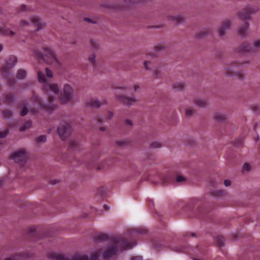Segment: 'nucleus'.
<instances>
[{"label":"nucleus","instance_id":"1a4fd4ad","mask_svg":"<svg viewBox=\"0 0 260 260\" xmlns=\"http://www.w3.org/2000/svg\"><path fill=\"white\" fill-rule=\"evenodd\" d=\"M17 62V58L15 56H11L7 61L6 66H3L1 69L3 76L7 77L9 75L10 69L13 68Z\"/></svg>","mask_w":260,"mask_h":260},{"label":"nucleus","instance_id":"a19ab883","mask_svg":"<svg viewBox=\"0 0 260 260\" xmlns=\"http://www.w3.org/2000/svg\"><path fill=\"white\" fill-rule=\"evenodd\" d=\"M153 76L155 78H160L161 77V74L160 71L157 69L155 70Z\"/></svg>","mask_w":260,"mask_h":260},{"label":"nucleus","instance_id":"b1692460","mask_svg":"<svg viewBox=\"0 0 260 260\" xmlns=\"http://www.w3.org/2000/svg\"><path fill=\"white\" fill-rule=\"evenodd\" d=\"M170 19L172 20L176 23H180L183 21L184 18L182 15H177L170 16Z\"/></svg>","mask_w":260,"mask_h":260},{"label":"nucleus","instance_id":"a211bd4d","mask_svg":"<svg viewBox=\"0 0 260 260\" xmlns=\"http://www.w3.org/2000/svg\"><path fill=\"white\" fill-rule=\"evenodd\" d=\"M50 258H55L56 260H70L64 257V255L60 253H50L48 254Z\"/></svg>","mask_w":260,"mask_h":260},{"label":"nucleus","instance_id":"8fccbe9b","mask_svg":"<svg viewBox=\"0 0 260 260\" xmlns=\"http://www.w3.org/2000/svg\"><path fill=\"white\" fill-rule=\"evenodd\" d=\"M117 144L119 146H122L126 145L127 143L124 141H118L117 142Z\"/></svg>","mask_w":260,"mask_h":260},{"label":"nucleus","instance_id":"f704fd0d","mask_svg":"<svg viewBox=\"0 0 260 260\" xmlns=\"http://www.w3.org/2000/svg\"><path fill=\"white\" fill-rule=\"evenodd\" d=\"M194 112V111L192 108H188L186 109V115L187 116H191Z\"/></svg>","mask_w":260,"mask_h":260},{"label":"nucleus","instance_id":"79ce46f5","mask_svg":"<svg viewBox=\"0 0 260 260\" xmlns=\"http://www.w3.org/2000/svg\"><path fill=\"white\" fill-rule=\"evenodd\" d=\"M28 111V109L26 107H24L20 112L21 115L22 116H25L27 114Z\"/></svg>","mask_w":260,"mask_h":260},{"label":"nucleus","instance_id":"473e14b6","mask_svg":"<svg viewBox=\"0 0 260 260\" xmlns=\"http://www.w3.org/2000/svg\"><path fill=\"white\" fill-rule=\"evenodd\" d=\"M214 196L220 197L224 195V191L223 190H218L215 191L213 192Z\"/></svg>","mask_w":260,"mask_h":260},{"label":"nucleus","instance_id":"c9c22d12","mask_svg":"<svg viewBox=\"0 0 260 260\" xmlns=\"http://www.w3.org/2000/svg\"><path fill=\"white\" fill-rule=\"evenodd\" d=\"M9 129H6L4 132H0V138H5L9 134Z\"/></svg>","mask_w":260,"mask_h":260},{"label":"nucleus","instance_id":"5fc2aeb1","mask_svg":"<svg viewBox=\"0 0 260 260\" xmlns=\"http://www.w3.org/2000/svg\"><path fill=\"white\" fill-rule=\"evenodd\" d=\"M198 211L200 214H204V211L203 210V207H200L198 209Z\"/></svg>","mask_w":260,"mask_h":260},{"label":"nucleus","instance_id":"bb28decb","mask_svg":"<svg viewBox=\"0 0 260 260\" xmlns=\"http://www.w3.org/2000/svg\"><path fill=\"white\" fill-rule=\"evenodd\" d=\"M216 242L218 246H222L224 245V238L222 236H219L216 237Z\"/></svg>","mask_w":260,"mask_h":260},{"label":"nucleus","instance_id":"052dcab7","mask_svg":"<svg viewBox=\"0 0 260 260\" xmlns=\"http://www.w3.org/2000/svg\"><path fill=\"white\" fill-rule=\"evenodd\" d=\"M28 24V22L25 20H22V25H25Z\"/></svg>","mask_w":260,"mask_h":260},{"label":"nucleus","instance_id":"412c9836","mask_svg":"<svg viewBox=\"0 0 260 260\" xmlns=\"http://www.w3.org/2000/svg\"><path fill=\"white\" fill-rule=\"evenodd\" d=\"M15 95L13 93H7L5 97L4 103L6 104H11L13 102Z\"/></svg>","mask_w":260,"mask_h":260},{"label":"nucleus","instance_id":"e433bc0d","mask_svg":"<svg viewBox=\"0 0 260 260\" xmlns=\"http://www.w3.org/2000/svg\"><path fill=\"white\" fill-rule=\"evenodd\" d=\"M160 146H161V144L159 142H152L150 144V147L151 148H159Z\"/></svg>","mask_w":260,"mask_h":260},{"label":"nucleus","instance_id":"423d86ee","mask_svg":"<svg viewBox=\"0 0 260 260\" xmlns=\"http://www.w3.org/2000/svg\"><path fill=\"white\" fill-rule=\"evenodd\" d=\"M260 48V40H256L253 44L252 46H251L248 43L245 42L242 44L237 49V51L239 53H245L249 52H254Z\"/></svg>","mask_w":260,"mask_h":260},{"label":"nucleus","instance_id":"13d9d810","mask_svg":"<svg viewBox=\"0 0 260 260\" xmlns=\"http://www.w3.org/2000/svg\"><path fill=\"white\" fill-rule=\"evenodd\" d=\"M97 121L98 122H102L103 121V118L99 117L98 118Z\"/></svg>","mask_w":260,"mask_h":260},{"label":"nucleus","instance_id":"58836bf2","mask_svg":"<svg viewBox=\"0 0 260 260\" xmlns=\"http://www.w3.org/2000/svg\"><path fill=\"white\" fill-rule=\"evenodd\" d=\"M251 167L248 163H245L243 167V171H249L250 170Z\"/></svg>","mask_w":260,"mask_h":260},{"label":"nucleus","instance_id":"4d7b16f0","mask_svg":"<svg viewBox=\"0 0 260 260\" xmlns=\"http://www.w3.org/2000/svg\"><path fill=\"white\" fill-rule=\"evenodd\" d=\"M113 116V113L112 112H109L108 113V118L110 119Z\"/></svg>","mask_w":260,"mask_h":260},{"label":"nucleus","instance_id":"7ed1b4c3","mask_svg":"<svg viewBox=\"0 0 260 260\" xmlns=\"http://www.w3.org/2000/svg\"><path fill=\"white\" fill-rule=\"evenodd\" d=\"M246 62H233L225 68V74L229 77L236 76L240 80L244 79V75L238 70V68L242 67Z\"/></svg>","mask_w":260,"mask_h":260},{"label":"nucleus","instance_id":"7c9ffc66","mask_svg":"<svg viewBox=\"0 0 260 260\" xmlns=\"http://www.w3.org/2000/svg\"><path fill=\"white\" fill-rule=\"evenodd\" d=\"M100 254V251H98V252H96L93 253L90 257V260H100L99 258Z\"/></svg>","mask_w":260,"mask_h":260},{"label":"nucleus","instance_id":"3c124183","mask_svg":"<svg viewBox=\"0 0 260 260\" xmlns=\"http://www.w3.org/2000/svg\"><path fill=\"white\" fill-rule=\"evenodd\" d=\"M224 184L225 186H229L231 184V181L230 180H225Z\"/></svg>","mask_w":260,"mask_h":260},{"label":"nucleus","instance_id":"a878e982","mask_svg":"<svg viewBox=\"0 0 260 260\" xmlns=\"http://www.w3.org/2000/svg\"><path fill=\"white\" fill-rule=\"evenodd\" d=\"M184 86L183 82H177L174 84L173 88L175 90L179 91L183 89Z\"/></svg>","mask_w":260,"mask_h":260},{"label":"nucleus","instance_id":"e2e57ef3","mask_svg":"<svg viewBox=\"0 0 260 260\" xmlns=\"http://www.w3.org/2000/svg\"><path fill=\"white\" fill-rule=\"evenodd\" d=\"M162 49V47L161 46H156V49L157 51L160 50Z\"/></svg>","mask_w":260,"mask_h":260},{"label":"nucleus","instance_id":"864d4df0","mask_svg":"<svg viewBox=\"0 0 260 260\" xmlns=\"http://www.w3.org/2000/svg\"><path fill=\"white\" fill-rule=\"evenodd\" d=\"M20 11H25L27 10V7L25 5H22L20 8Z\"/></svg>","mask_w":260,"mask_h":260},{"label":"nucleus","instance_id":"72a5a7b5","mask_svg":"<svg viewBox=\"0 0 260 260\" xmlns=\"http://www.w3.org/2000/svg\"><path fill=\"white\" fill-rule=\"evenodd\" d=\"M46 140V136L45 135H41L37 138L38 142H43Z\"/></svg>","mask_w":260,"mask_h":260},{"label":"nucleus","instance_id":"2f4dec72","mask_svg":"<svg viewBox=\"0 0 260 260\" xmlns=\"http://www.w3.org/2000/svg\"><path fill=\"white\" fill-rule=\"evenodd\" d=\"M12 113L11 111L10 110H6L3 111V116L6 118H9L12 115Z\"/></svg>","mask_w":260,"mask_h":260},{"label":"nucleus","instance_id":"c85d7f7f","mask_svg":"<svg viewBox=\"0 0 260 260\" xmlns=\"http://www.w3.org/2000/svg\"><path fill=\"white\" fill-rule=\"evenodd\" d=\"M96 239L97 240L100 241H104L107 240L108 239V236L106 234H100L96 237Z\"/></svg>","mask_w":260,"mask_h":260},{"label":"nucleus","instance_id":"cd10ccee","mask_svg":"<svg viewBox=\"0 0 260 260\" xmlns=\"http://www.w3.org/2000/svg\"><path fill=\"white\" fill-rule=\"evenodd\" d=\"M31 122L30 120H28L25 123V124L23 126H22V127H21L20 128V131L21 132H24L26 129L29 128L31 126Z\"/></svg>","mask_w":260,"mask_h":260},{"label":"nucleus","instance_id":"603ef678","mask_svg":"<svg viewBox=\"0 0 260 260\" xmlns=\"http://www.w3.org/2000/svg\"><path fill=\"white\" fill-rule=\"evenodd\" d=\"M150 63V61H145L144 62V66H145V68H146V69L147 70H149V68L148 67V64Z\"/></svg>","mask_w":260,"mask_h":260},{"label":"nucleus","instance_id":"ea45409f","mask_svg":"<svg viewBox=\"0 0 260 260\" xmlns=\"http://www.w3.org/2000/svg\"><path fill=\"white\" fill-rule=\"evenodd\" d=\"M90 45L93 49H98L99 47V44H97V43L93 40L91 41Z\"/></svg>","mask_w":260,"mask_h":260},{"label":"nucleus","instance_id":"f8f14e48","mask_svg":"<svg viewBox=\"0 0 260 260\" xmlns=\"http://www.w3.org/2000/svg\"><path fill=\"white\" fill-rule=\"evenodd\" d=\"M230 24L231 22L230 20H226L223 22V24L219 28L218 31L220 36L222 37L224 36L225 30L230 27Z\"/></svg>","mask_w":260,"mask_h":260},{"label":"nucleus","instance_id":"dca6fc26","mask_svg":"<svg viewBox=\"0 0 260 260\" xmlns=\"http://www.w3.org/2000/svg\"><path fill=\"white\" fill-rule=\"evenodd\" d=\"M5 25L3 24V27L0 26V34L5 36H13L15 35V32L10 30L8 28H4Z\"/></svg>","mask_w":260,"mask_h":260},{"label":"nucleus","instance_id":"5701e85b","mask_svg":"<svg viewBox=\"0 0 260 260\" xmlns=\"http://www.w3.org/2000/svg\"><path fill=\"white\" fill-rule=\"evenodd\" d=\"M27 233L30 237L35 238L37 234V231L35 226H32L28 229Z\"/></svg>","mask_w":260,"mask_h":260},{"label":"nucleus","instance_id":"f3484780","mask_svg":"<svg viewBox=\"0 0 260 260\" xmlns=\"http://www.w3.org/2000/svg\"><path fill=\"white\" fill-rule=\"evenodd\" d=\"M86 104L87 106L94 107V108H99L100 107L101 104L100 102L95 99H91L89 100L86 102Z\"/></svg>","mask_w":260,"mask_h":260},{"label":"nucleus","instance_id":"4468645a","mask_svg":"<svg viewBox=\"0 0 260 260\" xmlns=\"http://www.w3.org/2000/svg\"><path fill=\"white\" fill-rule=\"evenodd\" d=\"M30 24L37 27L36 30L41 29L43 25V24L41 22L39 18L36 16L32 17L31 18Z\"/></svg>","mask_w":260,"mask_h":260},{"label":"nucleus","instance_id":"a18cd8bd","mask_svg":"<svg viewBox=\"0 0 260 260\" xmlns=\"http://www.w3.org/2000/svg\"><path fill=\"white\" fill-rule=\"evenodd\" d=\"M8 84L10 86H13L15 83V80L14 79L10 78L8 80Z\"/></svg>","mask_w":260,"mask_h":260},{"label":"nucleus","instance_id":"0e129e2a","mask_svg":"<svg viewBox=\"0 0 260 260\" xmlns=\"http://www.w3.org/2000/svg\"><path fill=\"white\" fill-rule=\"evenodd\" d=\"M139 88V86L138 85H135L134 86V89L135 91L137 90Z\"/></svg>","mask_w":260,"mask_h":260},{"label":"nucleus","instance_id":"774afa93","mask_svg":"<svg viewBox=\"0 0 260 260\" xmlns=\"http://www.w3.org/2000/svg\"><path fill=\"white\" fill-rule=\"evenodd\" d=\"M100 129H101V131H104L105 130V127H100Z\"/></svg>","mask_w":260,"mask_h":260},{"label":"nucleus","instance_id":"2eb2a0df","mask_svg":"<svg viewBox=\"0 0 260 260\" xmlns=\"http://www.w3.org/2000/svg\"><path fill=\"white\" fill-rule=\"evenodd\" d=\"M27 256V253H22L13 255L11 257L6 258L5 260H24V258Z\"/></svg>","mask_w":260,"mask_h":260},{"label":"nucleus","instance_id":"20e7f679","mask_svg":"<svg viewBox=\"0 0 260 260\" xmlns=\"http://www.w3.org/2000/svg\"><path fill=\"white\" fill-rule=\"evenodd\" d=\"M38 76L39 81L44 83L43 88L47 93L51 92L55 94H57L59 93V89L58 84H51L47 82L43 72L39 71L38 72Z\"/></svg>","mask_w":260,"mask_h":260},{"label":"nucleus","instance_id":"69168bd1","mask_svg":"<svg viewBox=\"0 0 260 260\" xmlns=\"http://www.w3.org/2000/svg\"><path fill=\"white\" fill-rule=\"evenodd\" d=\"M258 108V107L257 106H254V109H253V110L255 111V112H256L257 111V109Z\"/></svg>","mask_w":260,"mask_h":260},{"label":"nucleus","instance_id":"0eeeda50","mask_svg":"<svg viewBox=\"0 0 260 260\" xmlns=\"http://www.w3.org/2000/svg\"><path fill=\"white\" fill-rule=\"evenodd\" d=\"M72 127L68 123H61L57 129V133L62 140H65L71 134Z\"/></svg>","mask_w":260,"mask_h":260},{"label":"nucleus","instance_id":"37998d69","mask_svg":"<svg viewBox=\"0 0 260 260\" xmlns=\"http://www.w3.org/2000/svg\"><path fill=\"white\" fill-rule=\"evenodd\" d=\"M185 180V178L181 175L178 176L176 178V181L177 182H182L184 181Z\"/></svg>","mask_w":260,"mask_h":260},{"label":"nucleus","instance_id":"338daca9","mask_svg":"<svg viewBox=\"0 0 260 260\" xmlns=\"http://www.w3.org/2000/svg\"><path fill=\"white\" fill-rule=\"evenodd\" d=\"M3 48V46L2 44H0V52L2 51Z\"/></svg>","mask_w":260,"mask_h":260},{"label":"nucleus","instance_id":"de8ad7c7","mask_svg":"<svg viewBox=\"0 0 260 260\" xmlns=\"http://www.w3.org/2000/svg\"><path fill=\"white\" fill-rule=\"evenodd\" d=\"M95 58V55L93 54H92L91 56H90L89 57V61L92 63H94V59Z\"/></svg>","mask_w":260,"mask_h":260},{"label":"nucleus","instance_id":"6e6552de","mask_svg":"<svg viewBox=\"0 0 260 260\" xmlns=\"http://www.w3.org/2000/svg\"><path fill=\"white\" fill-rule=\"evenodd\" d=\"M73 89L68 84L64 85L63 92L59 97V101L61 104H66L72 98Z\"/></svg>","mask_w":260,"mask_h":260},{"label":"nucleus","instance_id":"ddd939ff","mask_svg":"<svg viewBox=\"0 0 260 260\" xmlns=\"http://www.w3.org/2000/svg\"><path fill=\"white\" fill-rule=\"evenodd\" d=\"M118 100L123 103L125 105H131L134 103L136 100L134 98L126 97L124 96H119Z\"/></svg>","mask_w":260,"mask_h":260},{"label":"nucleus","instance_id":"680f3d73","mask_svg":"<svg viewBox=\"0 0 260 260\" xmlns=\"http://www.w3.org/2000/svg\"><path fill=\"white\" fill-rule=\"evenodd\" d=\"M104 208H105V210L108 211V210H109L110 207L109 206H108L107 205H105Z\"/></svg>","mask_w":260,"mask_h":260},{"label":"nucleus","instance_id":"49530a36","mask_svg":"<svg viewBox=\"0 0 260 260\" xmlns=\"http://www.w3.org/2000/svg\"><path fill=\"white\" fill-rule=\"evenodd\" d=\"M135 232L138 233L143 234L146 233V230L144 229L138 228L135 230Z\"/></svg>","mask_w":260,"mask_h":260},{"label":"nucleus","instance_id":"09e8293b","mask_svg":"<svg viewBox=\"0 0 260 260\" xmlns=\"http://www.w3.org/2000/svg\"><path fill=\"white\" fill-rule=\"evenodd\" d=\"M131 260H142L141 256H134L131 258Z\"/></svg>","mask_w":260,"mask_h":260},{"label":"nucleus","instance_id":"9d476101","mask_svg":"<svg viewBox=\"0 0 260 260\" xmlns=\"http://www.w3.org/2000/svg\"><path fill=\"white\" fill-rule=\"evenodd\" d=\"M11 158L16 163L20 164V165L23 166L26 161L27 154L25 150L21 149L12 154Z\"/></svg>","mask_w":260,"mask_h":260},{"label":"nucleus","instance_id":"9b49d317","mask_svg":"<svg viewBox=\"0 0 260 260\" xmlns=\"http://www.w3.org/2000/svg\"><path fill=\"white\" fill-rule=\"evenodd\" d=\"M258 10V8L257 7L251 8L250 6H248L239 13V15L242 19H249L250 18V15L257 12Z\"/></svg>","mask_w":260,"mask_h":260},{"label":"nucleus","instance_id":"39448f33","mask_svg":"<svg viewBox=\"0 0 260 260\" xmlns=\"http://www.w3.org/2000/svg\"><path fill=\"white\" fill-rule=\"evenodd\" d=\"M33 98L36 104L47 111H52L56 107L54 104L55 99L53 96H50L46 102H44L38 96L34 95Z\"/></svg>","mask_w":260,"mask_h":260},{"label":"nucleus","instance_id":"6e6d98bb","mask_svg":"<svg viewBox=\"0 0 260 260\" xmlns=\"http://www.w3.org/2000/svg\"><path fill=\"white\" fill-rule=\"evenodd\" d=\"M125 124L126 125H130V126L132 125V121L131 120H128V119H126L125 120Z\"/></svg>","mask_w":260,"mask_h":260},{"label":"nucleus","instance_id":"bf43d9fd","mask_svg":"<svg viewBox=\"0 0 260 260\" xmlns=\"http://www.w3.org/2000/svg\"><path fill=\"white\" fill-rule=\"evenodd\" d=\"M84 20L87 21V22H91V23H92V20L88 18H85Z\"/></svg>","mask_w":260,"mask_h":260},{"label":"nucleus","instance_id":"c03bdc74","mask_svg":"<svg viewBox=\"0 0 260 260\" xmlns=\"http://www.w3.org/2000/svg\"><path fill=\"white\" fill-rule=\"evenodd\" d=\"M208 32V30L205 29L203 30H202L198 35L199 37H202L204 36H205L207 34Z\"/></svg>","mask_w":260,"mask_h":260},{"label":"nucleus","instance_id":"6ab92c4d","mask_svg":"<svg viewBox=\"0 0 260 260\" xmlns=\"http://www.w3.org/2000/svg\"><path fill=\"white\" fill-rule=\"evenodd\" d=\"M214 119L219 122H224L226 121V116L220 113H216L214 115Z\"/></svg>","mask_w":260,"mask_h":260},{"label":"nucleus","instance_id":"f257e3e1","mask_svg":"<svg viewBox=\"0 0 260 260\" xmlns=\"http://www.w3.org/2000/svg\"><path fill=\"white\" fill-rule=\"evenodd\" d=\"M112 245L107 250L103 253L104 258H109L115 255L119 249H129L136 245L135 241L128 243L123 236H118L114 237L112 240Z\"/></svg>","mask_w":260,"mask_h":260},{"label":"nucleus","instance_id":"4be33fe9","mask_svg":"<svg viewBox=\"0 0 260 260\" xmlns=\"http://www.w3.org/2000/svg\"><path fill=\"white\" fill-rule=\"evenodd\" d=\"M26 75V72L25 70L23 69H19L17 72L16 78L19 79H23L25 78Z\"/></svg>","mask_w":260,"mask_h":260},{"label":"nucleus","instance_id":"aec40b11","mask_svg":"<svg viewBox=\"0 0 260 260\" xmlns=\"http://www.w3.org/2000/svg\"><path fill=\"white\" fill-rule=\"evenodd\" d=\"M248 25V23L246 21H244L243 25L241 26L238 30L239 35L244 36L246 35Z\"/></svg>","mask_w":260,"mask_h":260},{"label":"nucleus","instance_id":"f03ea898","mask_svg":"<svg viewBox=\"0 0 260 260\" xmlns=\"http://www.w3.org/2000/svg\"><path fill=\"white\" fill-rule=\"evenodd\" d=\"M43 53L36 52V55L37 57L42 59L48 64H55L58 66H60V62L52 50L47 48H43Z\"/></svg>","mask_w":260,"mask_h":260},{"label":"nucleus","instance_id":"c756f323","mask_svg":"<svg viewBox=\"0 0 260 260\" xmlns=\"http://www.w3.org/2000/svg\"><path fill=\"white\" fill-rule=\"evenodd\" d=\"M79 143L75 140H71L69 143L70 148H74L78 146Z\"/></svg>","mask_w":260,"mask_h":260},{"label":"nucleus","instance_id":"393cba45","mask_svg":"<svg viewBox=\"0 0 260 260\" xmlns=\"http://www.w3.org/2000/svg\"><path fill=\"white\" fill-rule=\"evenodd\" d=\"M195 103L200 107H204L207 105V101L201 99H197L195 101Z\"/></svg>","mask_w":260,"mask_h":260},{"label":"nucleus","instance_id":"4c0bfd02","mask_svg":"<svg viewBox=\"0 0 260 260\" xmlns=\"http://www.w3.org/2000/svg\"><path fill=\"white\" fill-rule=\"evenodd\" d=\"M45 72L47 77L52 78L53 77V73L48 68H45Z\"/></svg>","mask_w":260,"mask_h":260}]
</instances>
